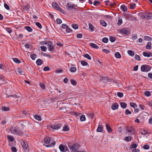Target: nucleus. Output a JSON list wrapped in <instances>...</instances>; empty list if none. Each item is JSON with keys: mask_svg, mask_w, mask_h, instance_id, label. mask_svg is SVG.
Masks as SVG:
<instances>
[{"mask_svg": "<svg viewBox=\"0 0 152 152\" xmlns=\"http://www.w3.org/2000/svg\"><path fill=\"white\" fill-rule=\"evenodd\" d=\"M144 39L145 40H147L148 41H150L152 40V38H151L150 37H148V36H145Z\"/></svg>", "mask_w": 152, "mask_h": 152, "instance_id": "f704fd0d", "label": "nucleus"}, {"mask_svg": "<svg viewBox=\"0 0 152 152\" xmlns=\"http://www.w3.org/2000/svg\"><path fill=\"white\" fill-rule=\"evenodd\" d=\"M34 118L35 119L38 121L40 120L41 119V118L40 116H39L37 115H35L34 116Z\"/></svg>", "mask_w": 152, "mask_h": 152, "instance_id": "ea45409f", "label": "nucleus"}, {"mask_svg": "<svg viewBox=\"0 0 152 152\" xmlns=\"http://www.w3.org/2000/svg\"><path fill=\"white\" fill-rule=\"evenodd\" d=\"M7 137L9 140L10 141L12 142L14 141V138L13 137L10 135H8Z\"/></svg>", "mask_w": 152, "mask_h": 152, "instance_id": "c9c22d12", "label": "nucleus"}, {"mask_svg": "<svg viewBox=\"0 0 152 152\" xmlns=\"http://www.w3.org/2000/svg\"><path fill=\"white\" fill-rule=\"evenodd\" d=\"M107 77H106L102 76L100 77V80L103 82H104L105 80H107Z\"/></svg>", "mask_w": 152, "mask_h": 152, "instance_id": "de8ad7c7", "label": "nucleus"}, {"mask_svg": "<svg viewBox=\"0 0 152 152\" xmlns=\"http://www.w3.org/2000/svg\"><path fill=\"white\" fill-rule=\"evenodd\" d=\"M41 50L43 52H46L47 49L46 46H42L40 47Z\"/></svg>", "mask_w": 152, "mask_h": 152, "instance_id": "7c9ffc66", "label": "nucleus"}, {"mask_svg": "<svg viewBox=\"0 0 152 152\" xmlns=\"http://www.w3.org/2000/svg\"><path fill=\"white\" fill-rule=\"evenodd\" d=\"M30 57L33 60H34L37 57V56L35 54H32L31 55Z\"/></svg>", "mask_w": 152, "mask_h": 152, "instance_id": "c03bdc74", "label": "nucleus"}, {"mask_svg": "<svg viewBox=\"0 0 152 152\" xmlns=\"http://www.w3.org/2000/svg\"><path fill=\"white\" fill-rule=\"evenodd\" d=\"M100 3V2L99 1H94V2L93 3V4L94 6H96L97 4H99Z\"/></svg>", "mask_w": 152, "mask_h": 152, "instance_id": "69168bd1", "label": "nucleus"}, {"mask_svg": "<svg viewBox=\"0 0 152 152\" xmlns=\"http://www.w3.org/2000/svg\"><path fill=\"white\" fill-rule=\"evenodd\" d=\"M37 64L38 65H40L43 63V61L40 59H38L36 62Z\"/></svg>", "mask_w": 152, "mask_h": 152, "instance_id": "dca6fc26", "label": "nucleus"}, {"mask_svg": "<svg viewBox=\"0 0 152 152\" xmlns=\"http://www.w3.org/2000/svg\"><path fill=\"white\" fill-rule=\"evenodd\" d=\"M109 39L111 42H113L115 40V38L112 37H109Z\"/></svg>", "mask_w": 152, "mask_h": 152, "instance_id": "a18cd8bd", "label": "nucleus"}, {"mask_svg": "<svg viewBox=\"0 0 152 152\" xmlns=\"http://www.w3.org/2000/svg\"><path fill=\"white\" fill-rule=\"evenodd\" d=\"M69 130V128L68 126L65 125L63 128V130L64 131H68Z\"/></svg>", "mask_w": 152, "mask_h": 152, "instance_id": "5701e85b", "label": "nucleus"}, {"mask_svg": "<svg viewBox=\"0 0 152 152\" xmlns=\"http://www.w3.org/2000/svg\"><path fill=\"white\" fill-rule=\"evenodd\" d=\"M39 86L42 89H45V86L44 84L42 83H40L39 84Z\"/></svg>", "mask_w": 152, "mask_h": 152, "instance_id": "680f3d73", "label": "nucleus"}, {"mask_svg": "<svg viewBox=\"0 0 152 152\" xmlns=\"http://www.w3.org/2000/svg\"><path fill=\"white\" fill-rule=\"evenodd\" d=\"M71 84L75 86L76 85L77 82L76 81L73 79H72L71 80Z\"/></svg>", "mask_w": 152, "mask_h": 152, "instance_id": "37998d69", "label": "nucleus"}, {"mask_svg": "<svg viewBox=\"0 0 152 152\" xmlns=\"http://www.w3.org/2000/svg\"><path fill=\"white\" fill-rule=\"evenodd\" d=\"M11 150L13 152H16L17 151V150L16 148L15 147H12L11 148Z\"/></svg>", "mask_w": 152, "mask_h": 152, "instance_id": "4d7b16f0", "label": "nucleus"}, {"mask_svg": "<svg viewBox=\"0 0 152 152\" xmlns=\"http://www.w3.org/2000/svg\"><path fill=\"white\" fill-rule=\"evenodd\" d=\"M120 32L123 34L126 35L128 34L129 32L128 30L125 28L121 29Z\"/></svg>", "mask_w": 152, "mask_h": 152, "instance_id": "9b49d317", "label": "nucleus"}, {"mask_svg": "<svg viewBox=\"0 0 152 152\" xmlns=\"http://www.w3.org/2000/svg\"><path fill=\"white\" fill-rule=\"evenodd\" d=\"M145 94L147 96H151L150 92L149 91H146L145 92Z\"/></svg>", "mask_w": 152, "mask_h": 152, "instance_id": "8fccbe9b", "label": "nucleus"}, {"mask_svg": "<svg viewBox=\"0 0 152 152\" xmlns=\"http://www.w3.org/2000/svg\"><path fill=\"white\" fill-rule=\"evenodd\" d=\"M121 107L123 108H125L127 107V104L125 102H121L120 103Z\"/></svg>", "mask_w": 152, "mask_h": 152, "instance_id": "4be33fe9", "label": "nucleus"}, {"mask_svg": "<svg viewBox=\"0 0 152 152\" xmlns=\"http://www.w3.org/2000/svg\"><path fill=\"white\" fill-rule=\"evenodd\" d=\"M10 109V108L8 107H2V110L3 111H9Z\"/></svg>", "mask_w": 152, "mask_h": 152, "instance_id": "a878e982", "label": "nucleus"}, {"mask_svg": "<svg viewBox=\"0 0 152 152\" xmlns=\"http://www.w3.org/2000/svg\"><path fill=\"white\" fill-rule=\"evenodd\" d=\"M151 69V67L148 65H142L141 67V70L143 72H148Z\"/></svg>", "mask_w": 152, "mask_h": 152, "instance_id": "7ed1b4c3", "label": "nucleus"}, {"mask_svg": "<svg viewBox=\"0 0 152 152\" xmlns=\"http://www.w3.org/2000/svg\"><path fill=\"white\" fill-rule=\"evenodd\" d=\"M13 61L16 63H20L21 62L20 61L18 58H13Z\"/></svg>", "mask_w": 152, "mask_h": 152, "instance_id": "72a5a7b5", "label": "nucleus"}, {"mask_svg": "<svg viewBox=\"0 0 152 152\" xmlns=\"http://www.w3.org/2000/svg\"><path fill=\"white\" fill-rule=\"evenodd\" d=\"M25 28L29 32H32L33 30L32 29L30 26H26L25 27Z\"/></svg>", "mask_w": 152, "mask_h": 152, "instance_id": "c756f323", "label": "nucleus"}, {"mask_svg": "<svg viewBox=\"0 0 152 152\" xmlns=\"http://www.w3.org/2000/svg\"><path fill=\"white\" fill-rule=\"evenodd\" d=\"M128 54L131 56H133L134 55V51L131 50H129L128 51Z\"/></svg>", "mask_w": 152, "mask_h": 152, "instance_id": "bb28decb", "label": "nucleus"}, {"mask_svg": "<svg viewBox=\"0 0 152 152\" xmlns=\"http://www.w3.org/2000/svg\"><path fill=\"white\" fill-rule=\"evenodd\" d=\"M62 28L65 29H66L67 28H68V26L65 24H62Z\"/></svg>", "mask_w": 152, "mask_h": 152, "instance_id": "0e129e2a", "label": "nucleus"}, {"mask_svg": "<svg viewBox=\"0 0 152 152\" xmlns=\"http://www.w3.org/2000/svg\"><path fill=\"white\" fill-rule=\"evenodd\" d=\"M10 131L11 133L13 134H17L20 136H22L23 134V132L17 126L12 127L10 129Z\"/></svg>", "mask_w": 152, "mask_h": 152, "instance_id": "f257e3e1", "label": "nucleus"}, {"mask_svg": "<svg viewBox=\"0 0 152 152\" xmlns=\"http://www.w3.org/2000/svg\"><path fill=\"white\" fill-rule=\"evenodd\" d=\"M121 8L122 10L124 12H126L127 10V8L124 5H122L121 7Z\"/></svg>", "mask_w": 152, "mask_h": 152, "instance_id": "cd10ccee", "label": "nucleus"}, {"mask_svg": "<svg viewBox=\"0 0 152 152\" xmlns=\"http://www.w3.org/2000/svg\"><path fill=\"white\" fill-rule=\"evenodd\" d=\"M52 6L54 9L59 11L61 12L63 14H64L65 13L64 10H62V9L58 5V4L54 2H53L52 4Z\"/></svg>", "mask_w": 152, "mask_h": 152, "instance_id": "f03ea898", "label": "nucleus"}, {"mask_svg": "<svg viewBox=\"0 0 152 152\" xmlns=\"http://www.w3.org/2000/svg\"><path fill=\"white\" fill-rule=\"evenodd\" d=\"M7 97L8 98H10L11 97H14L15 98H17L18 97V96L17 95H16L15 94V95H8L7 96Z\"/></svg>", "mask_w": 152, "mask_h": 152, "instance_id": "49530a36", "label": "nucleus"}, {"mask_svg": "<svg viewBox=\"0 0 152 152\" xmlns=\"http://www.w3.org/2000/svg\"><path fill=\"white\" fill-rule=\"evenodd\" d=\"M30 7L29 5H27L24 7V9H25L26 10L28 11L29 10Z\"/></svg>", "mask_w": 152, "mask_h": 152, "instance_id": "338daca9", "label": "nucleus"}, {"mask_svg": "<svg viewBox=\"0 0 152 152\" xmlns=\"http://www.w3.org/2000/svg\"><path fill=\"white\" fill-rule=\"evenodd\" d=\"M21 144L25 151L26 152H28L29 149L27 142L25 141H23L21 142Z\"/></svg>", "mask_w": 152, "mask_h": 152, "instance_id": "39448f33", "label": "nucleus"}, {"mask_svg": "<svg viewBox=\"0 0 152 152\" xmlns=\"http://www.w3.org/2000/svg\"><path fill=\"white\" fill-rule=\"evenodd\" d=\"M127 131L129 133V134L132 135L135 133L134 129L132 127L128 128L127 129Z\"/></svg>", "mask_w": 152, "mask_h": 152, "instance_id": "6e6552de", "label": "nucleus"}, {"mask_svg": "<svg viewBox=\"0 0 152 152\" xmlns=\"http://www.w3.org/2000/svg\"><path fill=\"white\" fill-rule=\"evenodd\" d=\"M72 28L75 29H78V26L76 24H74L72 25Z\"/></svg>", "mask_w": 152, "mask_h": 152, "instance_id": "6e6d98bb", "label": "nucleus"}, {"mask_svg": "<svg viewBox=\"0 0 152 152\" xmlns=\"http://www.w3.org/2000/svg\"><path fill=\"white\" fill-rule=\"evenodd\" d=\"M59 148L61 151L64 152V151L65 150V148L63 145H60Z\"/></svg>", "mask_w": 152, "mask_h": 152, "instance_id": "393cba45", "label": "nucleus"}, {"mask_svg": "<svg viewBox=\"0 0 152 152\" xmlns=\"http://www.w3.org/2000/svg\"><path fill=\"white\" fill-rule=\"evenodd\" d=\"M135 59L138 61L140 60V56L137 55H136L135 56Z\"/></svg>", "mask_w": 152, "mask_h": 152, "instance_id": "864d4df0", "label": "nucleus"}, {"mask_svg": "<svg viewBox=\"0 0 152 152\" xmlns=\"http://www.w3.org/2000/svg\"><path fill=\"white\" fill-rule=\"evenodd\" d=\"M143 16L147 20H149L152 18V14L145 12L143 14Z\"/></svg>", "mask_w": 152, "mask_h": 152, "instance_id": "0eeeda50", "label": "nucleus"}, {"mask_svg": "<svg viewBox=\"0 0 152 152\" xmlns=\"http://www.w3.org/2000/svg\"><path fill=\"white\" fill-rule=\"evenodd\" d=\"M125 114L126 115L130 114H131V112L128 109H126L125 110Z\"/></svg>", "mask_w": 152, "mask_h": 152, "instance_id": "13d9d810", "label": "nucleus"}, {"mask_svg": "<svg viewBox=\"0 0 152 152\" xmlns=\"http://www.w3.org/2000/svg\"><path fill=\"white\" fill-rule=\"evenodd\" d=\"M130 7L131 9H134L136 5L134 3H132L130 5Z\"/></svg>", "mask_w": 152, "mask_h": 152, "instance_id": "e433bc0d", "label": "nucleus"}, {"mask_svg": "<svg viewBox=\"0 0 152 152\" xmlns=\"http://www.w3.org/2000/svg\"><path fill=\"white\" fill-rule=\"evenodd\" d=\"M80 120L81 121H83L86 120V118L85 116L84 115H82L80 117Z\"/></svg>", "mask_w": 152, "mask_h": 152, "instance_id": "aec40b11", "label": "nucleus"}, {"mask_svg": "<svg viewBox=\"0 0 152 152\" xmlns=\"http://www.w3.org/2000/svg\"><path fill=\"white\" fill-rule=\"evenodd\" d=\"M103 130V127L101 125H99L97 129V132H101Z\"/></svg>", "mask_w": 152, "mask_h": 152, "instance_id": "6ab92c4d", "label": "nucleus"}, {"mask_svg": "<svg viewBox=\"0 0 152 152\" xmlns=\"http://www.w3.org/2000/svg\"><path fill=\"white\" fill-rule=\"evenodd\" d=\"M4 7L7 10H10V8L9 6L6 3H4Z\"/></svg>", "mask_w": 152, "mask_h": 152, "instance_id": "5fc2aeb1", "label": "nucleus"}, {"mask_svg": "<svg viewBox=\"0 0 152 152\" xmlns=\"http://www.w3.org/2000/svg\"><path fill=\"white\" fill-rule=\"evenodd\" d=\"M106 127L107 131L109 132H112V129L109 125H108V124H106Z\"/></svg>", "mask_w": 152, "mask_h": 152, "instance_id": "2eb2a0df", "label": "nucleus"}, {"mask_svg": "<svg viewBox=\"0 0 152 152\" xmlns=\"http://www.w3.org/2000/svg\"><path fill=\"white\" fill-rule=\"evenodd\" d=\"M143 148L145 149L148 150L150 146L148 145H144Z\"/></svg>", "mask_w": 152, "mask_h": 152, "instance_id": "052dcab7", "label": "nucleus"}, {"mask_svg": "<svg viewBox=\"0 0 152 152\" xmlns=\"http://www.w3.org/2000/svg\"><path fill=\"white\" fill-rule=\"evenodd\" d=\"M118 105L117 103L113 104L111 107L112 109L113 110L117 109L118 108Z\"/></svg>", "mask_w": 152, "mask_h": 152, "instance_id": "ddd939ff", "label": "nucleus"}, {"mask_svg": "<svg viewBox=\"0 0 152 152\" xmlns=\"http://www.w3.org/2000/svg\"><path fill=\"white\" fill-rule=\"evenodd\" d=\"M66 6L68 10H72V9H76V8L77 7V6L75 5L74 4L69 2L67 3Z\"/></svg>", "mask_w": 152, "mask_h": 152, "instance_id": "423d86ee", "label": "nucleus"}, {"mask_svg": "<svg viewBox=\"0 0 152 152\" xmlns=\"http://www.w3.org/2000/svg\"><path fill=\"white\" fill-rule=\"evenodd\" d=\"M122 23V20L121 19H119L118 21V25H121Z\"/></svg>", "mask_w": 152, "mask_h": 152, "instance_id": "e2e57ef3", "label": "nucleus"}, {"mask_svg": "<svg viewBox=\"0 0 152 152\" xmlns=\"http://www.w3.org/2000/svg\"><path fill=\"white\" fill-rule=\"evenodd\" d=\"M115 56L117 58H120L121 57L120 54L118 52H116L115 54Z\"/></svg>", "mask_w": 152, "mask_h": 152, "instance_id": "c85d7f7f", "label": "nucleus"}, {"mask_svg": "<svg viewBox=\"0 0 152 152\" xmlns=\"http://www.w3.org/2000/svg\"><path fill=\"white\" fill-rule=\"evenodd\" d=\"M89 29H91V31H94V26L92 24L89 23Z\"/></svg>", "mask_w": 152, "mask_h": 152, "instance_id": "58836bf2", "label": "nucleus"}, {"mask_svg": "<svg viewBox=\"0 0 152 152\" xmlns=\"http://www.w3.org/2000/svg\"><path fill=\"white\" fill-rule=\"evenodd\" d=\"M6 30L9 33H10L12 32V29L9 28H6Z\"/></svg>", "mask_w": 152, "mask_h": 152, "instance_id": "774afa93", "label": "nucleus"}, {"mask_svg": "<svg viewBox=\"0 0 152 152\" xmlns=\"http://www.w3.org/2000/svg\"><path fill=\"white\" fill-rule=\"evenodd\" d=\"M77 69L75 67H72L70 69V71L72 72H75L76 71Z\"/></svg>", "mask_w": 152, "mask_h": 152, "instance_id": "473e14b6", "label": "nucleus"}, {"mask_svg": "<svg viewBox=\"0 0 152 152\" xmlns=\"http://www.w3.org/2000/svg\"><path fill=\"white\" fill-rule=\"evenodd\" d=\"M130 106L132 107H133L135 108V107H136L137 105L135 103H134L131 102L130 103Z\"/></svg>", "mask_w": 152, "mask_h": 152, "instance_id": "3c124183", "label": "nucleus"}, {"mask_svg": "<svg viewBox=\"0 0 152 152\" xmlns=\"http://www.w3.org/2000/svg\"><path fill=\"white\" fill-rule=\"evenodd\" d=\"M84 56L88 59V60H91V56L88 54H85L84 55Z\"/></svg>", "mask_w": 152, "mask_h": 152, "instance_id": "79ce46f5", "label": "nucleus"}, {"mask_svg": "<svg viewBox=\"0 0 152 152\" xmlns=\"http://www.w3.org/2000/svg\"><path fill=\"white\" fill-rule=\"evenodd\" d=\"M100 24L103 26L105 27L107 26L106 23L104 20H101L100 21Z\"/></svg>", "mask_w": 152, "mask_h": 152, "instance_id": "b1692460", "label": "nucleus"}, {"mask_svg": "<svg viewBox=\"0 0 152 152\" xmlns=\"http://www.w3.org/2000/svg\"><path fill=\"white\" fill-rule=\"evenodd\" d=\"M79 147V145L78 144H74L72 145L69 146L70 150L72 152H77Z\"/></svg>", "mask_w": 152, "mask_h": 152, "instance_id": "20e7f679", "label": "nucleus"}, {"mask_svg": "<svg viewBox=\"0 0 152 152\" xmlns=\"http://www.w3.org/2000/svg\"><path fill=\"white\" fill-rule=\"evenodd\" d=\"M107 1L109 3V5L111 7H113L114 5H115L116 4V3L115 2H110L109 1Z\"/></svg>", "mask_w": 152, "mask_h": 152, "instance_id": "4c0bfd02", "label": "nucleus"}, {"mask_svg": "<svg viewBox=\"0 0 152 152\" xmlns=\"http://www.w3.org/2000/svg\"><path fill=\"white\" fill-rule=\"evenodd\" d=\"M90 46L92 48L95 49H98L99 47L96 44L94 43H91L90 44Z\"/></svg>", "mask_w": 152, "mask_h": 152, "instance_id": "f3484780", "label": "nucleus"}, {"mask_svg": "<svg viewBox=\"0 0 152 152\" xmlns=\"http://www.w3.org/2000/svg\"><path fill=\"white\" fill-rule=\"evenodd\" d=\"M36 25L40 29H41L42 27L40 23L38 22H36Z\"/></svg>", "mask_w": 152, "mask_h": 152, "instance_id": "603ef678", "label": "nucleus"}, {"mask_svg": "<svg viewBox=\"0 0 152 152\" xmlns=\"http://www.w3.org/2000/svg\"><path fill=\"white\" fill-rule=\"evenodd\" d=\"M151 43L150 42H148L146 45V48L147 49L150 50L151 48Z\"/></svg>", "mask_w": 152, "mask_h": 152, "instance_id": "4468645a", "label": "nucleus"}, {"mask_svg": "<svg viewBox=\"0 0 152 152\" xmlns=\"http://www.w3.org/2000/svg\"><path fill=\"white\" fill-rule=\"evenodd\" d=\"M49 69V68L48 66L45 67L43 69V70L45 71H48Z\"/></svg>", "mask_w": 152, "mask_h": 152, "instance_id": "bf43d9fd", "label": "nucleus"}, {"mask_svg": "<svg viewBox=\"0 0 152 152\" xmlns=\"http://www.w3.org/2000/svg\"><path fill=\"white\" fill-rule=\"evenodd\" d=\"M108 41V39L107 37H104L102 39V41L104 43H107Z\"/></svg>", "mask_w": 152, "mask_h": 152, "instance_id": "a19ab883", "label": "nucleus"}, {"mask_svg": "<svg viewBox=\"0 0 152 152\" xmlns=\"http://www.w3.org/2000/svg\"><path fill=\"white\" fill-rule=\"evenodd\" d=\"M132 138V137L130 136H128L125 137L124 140L127 142H129L131 140Z\"/></svg>", "mask_w": 152, "mask_h": 152, "instance_id": "412c9836", "label": "nucleus"}, {"mask_svg": "<svg viewBox=\"0 0 152 152\" xmlns=\"http://www.w3.org/2000/svg\"><path fill=\"white\" fill-rule=\"evenodd\" d=\"M61 125L58 124H51V127L55 130H58L60 127Z\"/></svg>", "mask_w": 152, "mask_h": 152, "instance_id": "1a4fd4ad", "label": "nucleus"}, {"mask_svg": "<svg viewBox=\"0 0 152 152\" xmlns=\"http://www.w3.org/2000/svg\"><path fill=\"white\" fill-rule=\"evenodd\" d=\"M48 50L50 51H52L54 49V46L53 45V43L50 42L49 43L48 45Z\"/></svg>", "mask_w": 152, "mask_h": 152, "instance_id": "9d476101", "label": "nucleus"}, {"mask_svg": "<svg viewBox=\"0 0 152 152\" xmlns=\"http://www.w3.org/2000/svg\"><path fill=\"white\" fill-rule=\"evenodd\" d=\"M117 95L118 97L121 98L123 96V94L122 93L118 92L117 93Z\"/></svg>", "mask_w": 152, "mask_h": 152, "instance_id": "09e8293b", "label": "nucleus"}, {"mask_svg": "<svg viewBox=\"0 0 152 152\" xmlns=\"http://www.w3.org/2000/svg\"><path fill=\"white\" fill-rule=\"evenodd\" d=\"M81 64L83 66H86L88 65V63L87 62L83 60L81 61Z\"/></svg>", "mask_w": 152, "mask_h": 152, "instance_id": "2f4dec72", "label": "nucleus"}, {"mask_svg": "<svg viewBox=\"0 0 152 152\" xmlns=\"http://www.w3.org/2000/svg\"><path fill=\"white\" fill-rule=\"evenodd\" d=\"M142 54L145 57H150L152 56V53L150 52L146 53L144 52Z\"/></svg>", "mask_w": 152, "mask_h": 152, "instance_id": "f8f14e48", "label": "nucleus"}, {"mask_svg": "<svg viewBox=\"0 0 152 152\" xmlns=\"http://www.w3.org/2000/svg\"><path fill=\"white\" fill-rule=\"evenodd\" d=\"M44 142L45 144H48L50 142V138H45L44 139Z\"/></svg>", "mask_w": 152, "mask_h": 152, "instance_id": "a211bd4d", "label": "nucleus"}]
</instances>
